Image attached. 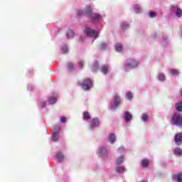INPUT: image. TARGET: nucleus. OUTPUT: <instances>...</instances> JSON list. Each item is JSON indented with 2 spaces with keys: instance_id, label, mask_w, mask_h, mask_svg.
I'll use <instances>...</instances> for the list:
<instances>
[{
  "instance_id": "a878e982",
  "label": "nucleus",
  "mask_w": 182,
  "mask_h": 182,
  "mask_svg": "<svg viewBox=\"0 0 182 182\" xmlns=\"http://www.w3.org/2000/svg\"><path fill=\"white\" fill-rule=\"evenodd\" d=\"M48 102H49L50 105H53V103H55V102H56V97H50L48 99Z\"/></svg>"
},
{
  "instance_id": "412c9836",
  "label": "nucleus",
  "mask_w": 182,
  "mask_h": 182,
  "mask_svg": "<svg viewBox=\"0 0 182 182\" xmlns=\"http://www.w3.org/2000/svg\"><path fill=\"white\" fill-rule=\"evenodd\" d=\"M75 35V33L73 32V31L70 30L67 32V38L68 39H70L72 38Z\"/></svg>"
},
{
  "instance_id": "a211bd4d",
  "label": "nucleus",
  "mask_w": 182,
  "mask_h": 182,
  "mask_svg": "<svg viewBox=\"0 0 182 182\" xmlns=\"http://www.w3.org/2000/svg\"><path fill=\"white\" fill-rule=\"evenodd\" d=\"M175 156H182V150L180 148H176L173 150Z\"/></svg>"
},
{
  "instance_id": "b1692460",
  "label": "nucleus",
  "mask_w": 182,
  "mask_h": 182,
  "mask_svg": "<svg viewBox=\"0 0 182 182\" xmlns=\"http://www.w3.org/2000/svg\"><path fill=\"white\" fill-rule=\"evenodd\" d=\"M122 49H123V47L122 46V44L117 43L115 46V50H117V52H122Z\"/></svg>"
},
{
  "instance_id": "423d86ee",
  "label": "nucleus",
  "mask_w": 182,
  "mask_h": 182,
  "mask_svg": "<svg viewBox=\"0 0 182 182\" xmlns=\"http://www.w3.org/2000/svg\"><path fill=\"white\" fill-rule=\"evenodd\" d=\"M85 33L87 35V36H94L95 39L99 38V32L95 30H91L90 28L85 29Z\"/></svg>"
},
{
  "instance_id": "ea45409f",
  "label": "nucleus",
  "mask_w": 182,
  "mask_h": 182,
  "mask_svg": "<svg viewBox=\"0 0 182 182\" xmlns=\"http://www.w3.org/2000/svg\"><path fill=\"white\" fill-rule=\"evenodd\" d=\"M94 68H95V69H99V63H97Z\"/></svg>"
},
{
  "instance_id": "f8f14e48",
  "label": "nucleus",
  "mask_w": 182,
  "mask_h": 182,
  "mask_svg": "<svg viewBox=\"0 0 182 182\" xmlns=\"http://www.w3.org/2000/svg\"><path fill=\"white\" fill-rule=\"evenodd\" d=\"M99 153H100V154H101V156L102 157H105V156H106L107 154V149H106V148L102 146L99 149Z\"/></svg>"
},
{
  "instance_id": "0eeeda50",
  "label": "nucleus",
  "mask_w": 182,
  "mask_h": 182,
  "mask_svg": "<svg viewBox=\"0 0 182 182\" xmlns=\"http://www.w3.org/2000/svg\"><path fill=\"white\" fill-rule=\"evenodd\" d=\"M173 12H175L176 16L178 18H181L182 16V10L181 9L178 8L177 6H172Z\"/></svg>"
},
{
  "instance_id": "ddd939ff",
  "label": "nucleus",
  "mask_w": 182,
  "mask_h": 182,
  "mask_svg": "<svg viewBox=\"0 0 182 182\" xmlns=\"http://www.w3.org/2000/svg\"><path fill=\"white\" fill-rule=\"evenodd\" d=\"M56 158L60 163H62V161L65 160V156H63V154L62 152H58L56 155Z\"/></svg>"
},
{
  "instance_id": "e433bc0d",
  "label": "nucleus",
  "mask_w": 182,
  "mask_h": 182,
  "mask_svg": "<svg viewBox=\"0 0 182 182\" xmlns=\"http://www.w3.org/2000/svg\"><path fill=\"white\" fill-rule=\"evenodd\" d=\"M100 49H102V50L106 49V44L105 43L101 44Z\"/></svg>"
},
{
  "instance_id": "7ed1b4c3",
  "label": "nucleus",
  "mask_w": 182,
  "mask_h": 182,
  "mask_svg": "<svg viewBox=\"0 0 182 182\" xmlns=\"http://www.w3.org/2000/svg\"><path fill=\"white\" fill-rule=\"evenodd\" d=\"M171 122L174 126L182 127V116L179 115L178 113L173 114L171 117Z\"/></svg>"
},
{
  "instance_id": "4468645a",
  "label": "nucleus",
  "mask_w": 182,
  "mask_h": 182,
  "mask_svg": "<svg viewBox=\"0 0 182 182\" xmlns=\"http://www.w3.org/2000/svg\"><path fill=\"white\" fill-rule=\"evenodd\" d=\"M149 164H150V161H149V159H143L141 161V166L142 167H149Z\"/></svg>"
},
{
  "instance_id": "5701e85b",
  "label": "nucleus",
  "mask_w": 182,
  "mask_h": 182,
  "mask_svg": "<svg viewBox=\"0 0 182 182\" xmlns=\"http://www.w3.org/2000/svg\"><path fill=\"white\" fill-rule=\"evenodd\" d=\"M90 119V114H89L88 112H85L83 113V119L84 120H89Z\"/></svg>"
},
{
  "instance_id": "2f4dec72",
  "label": "nucleus",
  "mask_w": 182,
  "mask_h": 182,
  "mask_svg": "<svg viewBox=\"0 0 182 182\" xmlns=\"http://www.w3.org/2000/svg\"><path fill=\"white\" fill-rule=\"evenodd\" d=\"M122 28L124 30L127 29V28H129V25L127 24V23H122Z\"/></svg>"
},
{
  "instance_id": "6e6552de",
  "label": "nucleus",
  "mask_w": 182,
  "mask_h": 182,
  "mask_svg": "<svg viewBox=\"0 0 182 182\" xmlns=\"http://www.w3.org/2000/svg\"><path fill=\"white\" fill-rule=\"evenodd\" d=\"M175 143L178 145L180 146L182 143V134L181 133L176 134L175 135Z\"/></svg>"
},
{
  "instance_id": "c9c22d12",
  "label": "nucleus",
  "mask_w": 182,
  "mask_h": 182,
  "mask_svg": "<svg viewBox=\"0 0 182 182\" xmlns=\"http://www.w3.org/2000/svg\"><path fill=\"white\" fill-rule=\"evenodd\" d=\"M61 123H66V117H62L60 119Z\"/></svg>"
},
{
  "instance_id": "7c9ffc66",
  "label": "nucleus",
  "mask_w": 182,
  "mask_h": 182,
  "mask_svg": "<svg viewBox=\"0 0 182 182\" xmlns=\"http://www.w3.org/2000/svg\"><path fill=\"white\" fill-rule=\"evenodd\" d=\"M127 98L128 99V100H132V99H133V95L132 94V92L127 93Z\"/></svg>"
},
{
  "instance_id": "9d476101",
  "label": "nucleus",
  "mask_w": 182,
  "mask_h": 182,
  "mask_svg": "<svg viewBox=\"0 0 182 182\" xmlns=\"http://www.w3.org/2000/svg\"><path fill=\"white\" fill-rule=\"evenodd\" d=\"M114 107H117L119 105H120V97H119V95H115L114 96Z\"/></svg>"
},
{
  "instance_id": "aec40b11",
  "label": "nucleus",
  "mask_w": 182,
  "mask_h": 182,
  "mask_svg": "<svg viewBox=\"0 0 182 182\" xmlns=\"http://www.w3.org/2000/svg\"><path fill=\"white\" fill-rule=\"evenodd\" d=\"M126 168L124 166H118L116 168L117 173H124L125 171Z\"/></svg>"
},
{
  "instance_id": "473e14b6",
  "label": "nucleus",
  "mask_w": 182,
  "mask_h": 182,
  "mask_svg": "<svg viewBox=\"0 0 182 182\" xmlns=\"http://www.w3.org/2000/svg\"><path fill=\"white\" fill-rule=\"evenodd\" d=\"M62 50H63V53H68V46H64L62 48Z\"/></svg>"
},
{
  "instance_id": "bb28decb",
  "label": "nucleus",
  "mask_w": 182,
  "mask_h": 182,
  "mask_svg": "<svg viewBox=\"0 0 182 182\" xmlns=\"http://www.w3.org/2000/svg\"><path fill=\"white\" fill-rule=\"evenodd\" d=\"M124 157L123 156H119L117 160H116V164H122L123 163Z\"/></svg>"
},
{
  "instance_id": "72a5a7b5",
  "label": "nucleus",
  "mask_w": 182,
  "mask_h": 182,
  "mask_svg": "<svg viewBox=\"0 0 182 182\" xmlns=\"http://www.w3.org/2000/svg\"><path fill=\"white\" fill-rule=\"evenodd\" d=\"M77 15L80 16V15H85L86 16V10H85V12H84L82 10H79L78 12H77Z\"/></svg>"
},
{
  "instance_id": "4c0bfd02",
  "label": "nucleus",
  "mask_w": 182,
  "mask_h": 182,
  "mask_svg": "<svg viewBox=\"0 0 182 182\" xmlns=\"http://www.w3.org/2000/svg\"><path fill=\"white\" fill-rule=\"evenodd\" d=\"M78 65H79L80 68H83V65H84L83 61H80V62L78 63Z\"/></svg>"
},
{
  "instance_id": "4be33fe9",
  "label": "nucleus",
  "mask_w": 182,
  "mask_h": 182,
  "mask_svg": "<svg viewBox=\"0 0 182 182\" xmlns=\"http://www.w3.org/2000/svg\"><path fill=\"white\" fill-rule=\"evenodd\" d=\"M177 112H182V102H178L176 105Z\"/></svg>"
},
{
  "instance_id": "9b49d317",
  "label": "nucleus",
  "mask_w": 182,
  "mask_h": 182,
  "mask_svg": "<svg viewBox=\"0 0 182 182\" xmlns=\"http://www.w3.org/2000/svg\"><path fill=\"white\" fill-rule=\"evenodd\" d=\"M100 125V122L98 118H94L91 122L92 127H97Z\"/></svg>"
},
{
  "instance_id": "20e7f679",
  "label": "nucleus",
  "mask_w": 182,
  "mask_h": 182,
  "mask_svg": "<svg viewBox=\"0 0 182 182\" xmlns=\"http://www.w3.org/2000/svg\"><path fill=\"white\" fill-rule=\"evenodd\" d=\"M59 132H60V127L59 126H55L53 127L52 129V140L54 142L58 141V140H59Z\"/></svg>"
},
{
  "instance_id": "58836bf2",
  "label": "nucleus",
  "mask_w": 182,
  "mask_h": 182,
  "mask_svg": "<svg viewBox=\"0 0 182 182\" xmlns=\"http://www.w3.org/2000/svg\"><path fill=\"white\" fill-rule=\"evenodd\" d=\"M46 102H41V107H42V109L46 107Z\"/></svg>"
},
{
  "instance_id": "dca6fc26",
  "label": "nucleus",
  "mask_w": 182,
  "mask_h": 182,
  "mask_svg": "<svg viewBox=\"0 0 182 182\" xmlns=\"http://www.w3.org/2000/svg\"><path fill=\"white\" fill-rule=\"evenodd\" d=\"M132 114H130V112H127L124 114V119H125V122H129V120H132Z\"/></svg>"
},
{
  "instance_id": "f704fd0d",
  "label": "nucleus",
  "mask_w": 182,
  "mask_h": 182,
  "mask_svg": "<svg viewBox=\"0 0 182 182\" xmlns=\"http://www.w3.org/2000/svg\"><path fill=\"white\" fill-rule=\"evenodd\" d=\"M149 16H150L151 18H154V16H156V14L155 12L151 11V12H149Z\"/></svg>"
},
{
  "instance_id": "393cba45",
  "label": "nucleus",
  "mask_w": 182,
  "mask_h": 182,
  "mask_svg": "<svg viewBox=\"0 0 182 182\" xmlns=\"http://www.w3.org/2000/svg\"><path fill=\"white\" fill-rule=\"evenodd\" d=\"M143 122H147L149 120V115L146 113L143 114L141 117Z\"/></svg>"
},
{
  "instance_id": "a19ab883",
  "label": "nucleus",
  "mask_w": 182,
  "mask_h": 182,
  "mask_svg": "<svg viewBox=\"0 0 182 182\" xmlns=\"http://www.w3.org/2000/svg\"><path fill=\"white\" fill-rule=\"evenodd\" d=\"M120 149H123V148H120Z\"/></svg>"
},
{
  "instance_id": "c85d7f7f",
  "label": "nucleus",
  "mask_w": 182,
  "mask_h": 182,
  "mask_svg": "<svg viewBox=\"0 0 182 182\" xmlns=\"http://www.w3.org/2000/svg\"><path fill=\"white\" fill-rule=\"evenodd\" d=\"M159 80H161L162 82H163L164 80H166V76L164 75V74H163V73L159 74Z\"/></svg>"
},
{
  "instance_id": "2eb2a0df",
  "label": "nucleus",
  "mask_w": 182,
  "mask_h": 182,
  "mask_svg": "<svg viewBox=\"0 0 182 182\" xmlns=\"http://www.w3.org/2000/svg\"><path fill=\"white\" fill-rule=\"evenodd\" d=\"M108 141H109V143L113 144V143L116 141V135H114V134H111L108 139Z\"/></svg>"
},
{
  "instance_id": "f257e3e1",
  "label": "nucleus",
  "mask_w": 182,
  "mask_h": 182,
  "mask_svg": "<svg viewBox=\"0 0 182 182\" xmlns=\"http://www.w3.org/2000/svg\"><path fill=\"white\" fill-rule=\"evenodd\" d=\"M85 15L87 18H92L94 22H99V21L102 19V16H100V14L92 12V7L90 6H88L86 9Z\"/></svg>"
},
{
  "instance_id": "6ab92c4d",
  "label": "nucleus",
  "mask_w": 182,
  "mask_h": 182,
  "mask_svg": "<svg viewBox=\"0 0 182 182\" xmlns=\"http://www.w3.org/2000/svg\"><path fill=\"white\" fill-rule=\"evenodd\" d=\"M170 73L172 75V76H177V75L180 73V71H178L177 69H171Z\"/></svg>"
},
{
  "instance_id": "1a4fd4ad",
  "label": "nucleus",
  "mask_w": 182,
  "mask_h": 182,
  "mask_svg": "<svg viewBox=\"0 0 182 182\" xmlns=\"http://www.w3.org/2000/svg\"><path fill=\"white\" fill-rule=\"evenodd\" d=\"M172 178L177 182H182V173H179L172 176Z\"/></svg>"
},
{
  "instance_id": "f03ea898",
  "label": "nucleus",
  "mask_w": 182,
  "mask_h": 182,
  "mask_svg": "<svg viewBox=\"0 0 182 182\" xmlns=\"http://www.w3.org/2000/svg\"><path fill=\"white\" fill-rule=\"evenodd\" d=\"M77 85L78 86H82L83 87L84 90H90L92 87H93V83L92 82V80L90 78H85L83 80V81H77Z\"/></svg>"
},
{
  "instance_id": "39448f33",
  "label": "nucleus",
  "mask_w": 182,
  "mask_h": 182,
  "mask_svg": "<svg viewBox=\"0 0 182 182\" xmlns=\"http://www.w3.org/2000/svg\"><path fill=\"white\" fill-rule=\"evenodd\" d=\"M137 66H139V62L131 58L129 59V62L125 64V67H124L125 72H127L129 69H133V68H137Z\"/></svg>"
},
{
  "instance_id": "cd10ccee",
  "label": "nucleus",
  "mask_w": 182,
  "mask_h": 182,
  "mask_svg": "<svg viewBox=\"0 0 182 182\" xmlns=\"http://www.w3.org/2000/svg\"><path fill=\"white\" fill-rule=\"evenodd\" d=\"M134 11L135 12H136V14H139V12H141V9L140 8V6H139V5H135Z\"/></svg>"
},
{
  "instance_id": "c756f323",
  "label": "nucleus",
  "mask_w": 182,
  "mask_h": 182,
  "mask_svg": "<svg viewBox=\"0 0 182 182\" xmlns=\"http://www.w3.org/2000/svg\"><path fill=\"white\" fill-rule=\"evenodd\" d=\"M68 70L70 72H72V70H73V63H68Z\"/></svg>"
},
{
  "instance_id": "f3484780",
  "label": "nucleus",
  "mask_w": 182,
  "mask_h": 182,
  "mask_svg": "<svg viewBox=\"0 0 182 182\" xmlns=\"http://www.w3.org/2000/svg\"><path fill=\"white\" fill-rule=\"evenodd\" d=\"M101 72L102 73H103L104 75H106V73H107V72H109V66H107V65H105L101 68Z\"/></svg>"
}]
</instances>
